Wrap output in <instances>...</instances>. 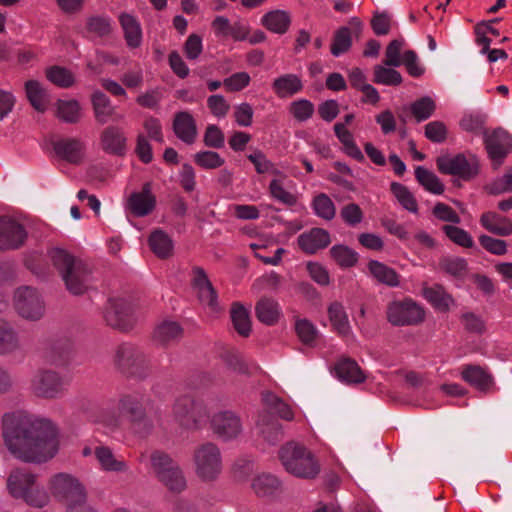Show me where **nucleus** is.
<instances>
[{
    "label": "nucleus",
    "mask_w": 512,
    "mask_h": 512,
    "mask_svg": "<svg viewBox=\"0 0 512 512\" xmlns=\"http://www.w3.org/2000/svg\"><path fill=\"white\" fill-rule=\"evenodd\" d=\"M197 475L205 480H214L221 472L222 462L219 449L213 444L200 446L194 455Z\"/></svg>",
    "instance_id": "10"
},
{
    "label": "nucleus",
    "mask_w": 512,
    "mask_h": 512,
    "mask_svg": "<svg viewBox=\"0 0 512 512\" xmlns=\"http://www.w3.org/2000/svg\"><path fill=\"white\" fill-rule=\"evenodd\" d=\"M328 314L334 330L340 336L344 338L348 337L351 332V327L343 306L338 302L332 303L328 308Z\"/></svg>",
    "instance_id": "30"
},
{
    "label": "nucleus",
    "mask_w": 512,
    "mask_h": 512,
    "mask_svg": "<svg viewBox=\"0 0 512 512\" xmlns=\"http://www.w3.org/2000/svg\"><path fill=\"white\" fill-rule=\"evenodd\" d=\"M173 129L176 136L187 144H192L197 137V128L193 116L186 112H179L175 115Z\"/></svg>",
    "instance_id": "21"
},
{
    "label": "nucleus",
    "mask_w": 512,
    "mask_h": 512,
    "mask_svg": "<svg viewBox=\"0 0 512 512\" xmlns=\"http://www.w3.org/2000/svg\"><path fill=\"white\" fill-rule=\"evenodd\" d=\"M47 79L53 84L67 88L74 83L73 74L66 68L60 66H53L46 71Z\"/></svg>",
    "instance_id": "48"
},
{
    "label": "nucleus",
    "mask_w": 512,
    "mask_h": 512,
    "mask_svg": "<svg viewBox=\"0 0 512 512\" xmlns=\"http://www.w3.org/2000/svg\"><path fill=\"white\" fill-rule=\"evenodd\" d=\"M479 242L481 246L491 254L500 256L507 252V244L504 240L482 235L479 237Z\"/></svg>",
    "instance_id": "61"
},
{
    "label": "nucleus",
    "mask_w": 512,
    "mask_h": 512,
    "mask_svg": "<svg viewBox=\"0 0 512 512\" xmlns=\"http://www.w3.org/2000/svg\"><path fill=\"white\" fill-rule=\"evenodd\" d=\"M330 243L327 231L320 228H313L309 232L298 237V245L307 254H313L319 249L325 248Z\"/></svg>",
    "instance_id": "20"
},
{
    "label": "nucleus",
    "mask_w": 512,
    "mask_h": 512,
    "mask_svg": "<svg viewBox=\"0 0 512 512\" xmlns=\"http://www.w3.org/2000/svg\"><path fill=\"white\" fill-rule=\"evenodd\" d=\"M182 329L178 323L173 321H165L158 325L154 331V338L160 343H167L178 338Z\"/></svg>",
    "instance_id": "46"
},
{
    "label": "nucleus",
    "mask_w": 512,
    "mask_h": 512,
    "mask_svg": "<svg viewBox=\"0 0 512 512\" xmlns=\"http://www.w3.org/2000/svg\"><path fill=\"white\" fill-rule=\"evenodd\" d=\"M388 321L396 326L417 325L425 319V309L411 298L393 301L387 308Z\"/></svg>",
    "instance_id": "8"
},
{
    "label": "nucleus",
    "mask_w": 512,
    "mask_h": 512,
    "mask_svg": "<svg viewBox=\"0 0 512 512\" xmlns=\"http://www.w3.org/2000/svg\"><path fill=\"white\" fill-rule=\"evenodd\" d=\"M330 254L334 261L343 268L354 266L358 261V253L344 245H335Z\"/></svg>",
    "instance_id": "43"
},
{
    "label": "nucleus",
    "mask_w": 512,
    "mask_h": 512,
    "mask_svg": "<svg viewBox=\"0 0 512 512\" xmlns=\"http://www.w3.org/2000/svg\"><path fill=\"white\" fill-rule=\"evenodd\" d=\"M425 136L432 142L441 143L447 137V128L440 121H433L426 125Z\"/></svg>",
    "instance_id": "62"
},
{
    "label": "nucleus",
    "mask_w": 512,
    "mask_h": 512,
    "mask_svg": "<svg viewBox=\"0 0 512 512\" xmlns=\"http://www.w3.org/2000/svg\"><path fill=\"white\" fill-rule=\"evenodd\" d=\"M207 105L211 113L218 118L226 116L230 108L228 102L221 95L210 96L207 100Z\"/></svg>",
    "instance_id": "64"
},
{
    "label": "nucleus",
    "mask_w": 512,
    "mask_h": 512,
    "mask_svg": "<svg viewBox=\"0 0 512 512\" xmlns=\"http://www.w3.org/2000/svg\"><path fill=\"white\" fill-rule=\"evenodd\" d=\"M251 81L247 72H237L226 78L223 82L229 92H238L246 88Z\"/></svg>",
    "instance_id": "60"
},
{
    "label": "nucleus",
    "mask_w": 512,
    "mask_h": 512,
    "mask_svg": "<svg viewBox=\"0 0 512 512\" xmlns=\"http://www.w3.org/2000/svg\"><path fill=\"white\" fill-rule=\"evenodd\" d=\"M26 95L31 105L40 112H44L48 105V95L41 84L35 80H29L25 84Z\"/></svg>",
    "instance_id": "36"
},
{
    "label": "nucleus",
    "mask_w": 512,
    "mask_h": 512,
    "mask_svg": "<svg viewBox=\"0 0 512 512\" xmlns=\"http://www.w3.org/2000/svg\"><path fill=\"white\" fill-rule=\"evenodd\" d=\"M25 238L26 232L22 225L10 217H0V248H18Z\"/></svg>",
    "instance_id": "14"
},
{
    "label": "nucleus",
    "mask_w": 512,
    "mask_h": 512,
    "mask_svg": "<svg viewBox=\"0 0 512 512\" xmlns=\"http://www.w3.org/2000/svg\"><path fill=\"white\" fill-rule=\"evenodd\" d=\"M315 213L326 220H330L335 216V206L332 200L325 194H320L313 201Z\"/></svg>",
    "instance_id": "54"
},
{
    "label": "nucleus",
    "mask_w": 512,
    "mask_h": 512,
    "mask_svg": "<svg viewBox=\"0 0 512 512\" xmlns=\"http://www.w3.org/2000/svg\"><path fill=\"white\" fill-rule=\"evenodd\" d=\"M290 112L298 121H306L314 113V105L306 99L294 101L290 105Z\"/></svg>",
    "instance_id": "56"
},
{
    "label": "nucleus",
    "mask_w": 512,
    "mask_h": 512,
    "mask_svg": "<svg viewBox=\"0 0 512 512\" xmlns=\"http://www.w3.org/2000/svg\"><path fill=\"white\" fill-rule=\"evenodd\" d=\"M53 149L59 158L69 163L78 164L84 158L85 147L78 139H59L54 142Z\"/></svg>",
    "instance_id": "16"
},
{
    "label": "nucleus",
    "mask_w": 512,
    "mask_h": 512,
    "mask_svg": "<svg viewBox=\"0 0 512 512\" xmlns=\"http://www.w3.org/2000/svg\"><path fill=\"white\" fill-rule=\"evenodd\" d=\"M286 471L300 478H313L319 472V465L305 447L289 443L283 446L279 454Z\"/></svg>",
    "instance_id": "5"
},
{
    "label": "nucleus",
    "mask_w": 512,
    "mask_h": 512,
    "mask_svg": "<svg viewBox=\"0 0 512 512\" xmlns=\"http://www.w3.org/2000/svg\"><path fill=\"white\" fill-rule=\"evenodd\" d=\"M374 82L388 86H396L402 82V77L400 73L394 69L376 66L374 69Z\"/></svg>",
    "instance_id": "52"
},
{
    "label": "nucleus",
    "mask_w": 512,
    "mask_h": 512,
    "mask_svg": "<svg viewBox=\"0 0 512 512\" xmlns=\"http://www.w3.org/2000/svg\"><path fill=\"white\" fill-rule=\"evenodd\" d=\"M231 320L234 329L243 337H248L251 332V320L249 311L240 303H234L231 307Z\"/></svg>",
    "instance_id": "35"
},
{
    "label": "nucleus",
    "mask_w": 512,
    "mask_h": 512,
    "mask_svg": "<svg viewBox=\"0 0 512 512\" xmlns=\"http://www.w3.org/2000/svg\"><path fill=\"white\" fill-rule=\"evenodd\" d=\"M415 176L418 182L429 192L433 194H442L444 191V185L440 179L431 171L417 167L415 170Z\"/></svg>",
    "instance_id": "40"
},
{
    "label": "nucleus",
    "mask_w": 512,
    "mask_h": 512,
    "mask_svg": "<svg viewBox=\"0 0 512 512\" xmlns=\"http://www.w3.org/2000/svg\"><path fill=\"white\" fill-rule=\"evenodd\" d=\"M481 225L489 232L499 235L508 236L512 234V222L508 218L501 216L495 212H486L481 216Z\"/></svg>",
    "instance_id": "25"
},
{
    "label": "nucleus",
    "mask_w": 512,
    "mask_h": 512,
    "mask_svg": "<svg viewBox=\"0 0 512 512\" xmlns=\"http://www.w3.org/2000/svg\"><path fill=\"white\" fill-rule=\"evenodd\" d=\"M336 376L346 383H361L366 379L364 371L359 367L356 361L343 358L339 360L334 367Z\"/></svg>",
    "instance_id": "24"
},
{
    "label": "nucleus",
    "mask_w": 512,
    "mask_h": 512,
    "mask_svg": "<svg viewBox=\"0 0 512 512\" xmlns=\"http://www.w3.org/2000/svg\"><path fill=\"white\" fill-rule=\"evenodd\" d=\"M352 38L350 29L347 27H342L336 31L332 44H331V53L334 56H339L345 53L351 46Z\"/></svg>",
    "instance_id": "50"
},
{
    "label": "nucleus",
    "mask_w": 512,
    "mask_h": 512,
    "mask_svg": "<svg viewBox=\"0 0 512 512\" xmlns=\"http://www.w3.org/2000/svg\"><path fill=\"white\" fill-rule=\"evenodd\" d=\"M368 270L370 275L379 283L396 287L399 285V275L394 269L388 267L384 263L376 260H371L368 263Z\"/></svg>",
    "instance_id": "29"
},
{
    "label": "nucleus",
    "mask_w": 512,
    "mask_h": 512,
    "mask_svg": "<svg viewBox=\"0 0 512 512\" xmlns=\"http://www.w3.org/2000/svg\"><path fill=\"white\" fill-rule=\"evenodd\" d=\"M18 347V339L15 332L7 322L0 319V353L12 352Z\"/></svg>",
    "instance_id": "47"
},
{
    "label": "nucleus",
    "mask_w": 512,
    "mask_h": 512,
    "mask_svg": "<svg viewBox=\"0 0 512 512\" xmlns=\"http://www.w3.org/2000/svg\"><path fill=\"white\" fill-rule=\"evenodd\" d=\"M57 116L65 122H77L81 116L79 102L74 99L59 100L57 102Z\"/></svg>",
    "instance_id": "41"
},
{
    "label": "nucleus",
    "mask_w": 512,
    "mask_h": 512,
    "mask_svg": "<svg viewBox=\"0 0 512 512\" xmlns=\"http://www.w3.org/2000/svg\"><path fill=\"white\" fill-rule=\"evenodd\" d=\"M443 231L446 234V236L453 243H455L461 247L471 248L474 244V241H473L471 235L467 231H465L457 226L444 225Z\"/></svg>",
    "instance_id": "51"
},
{
    "label": "nucleus",
    "mask_w": 512,
    "mask_h": 512,
    "mask_svg": "<svg viewBox=\"0 0 512 512\" xmlns=\"http://www.w3.org/2000/svg\"><path fill=\"white\" fill-rule=\"evenodd\" d=\"M116 361L122 369H126L138 365L142 361V357L134 346L124 344L117 351Z\"/></svg>",
    "instance_id": "44"
},
{
    "label": "nucleus",
    "mask_w": 512,
    "mask_h": 512,
    "mask_svg": "<svg viewBox=\"0 0 512 512\" xmlns=\"http://www.w3.org/2000/svg\"><path fill=\"white\" fill-rule=\"evenodd\" d=\"M422 295L434 309L441 312L448 311L454 302L451 295L446 293L444 288L440 285L424 287Z\"/></svg>",
    "instance_id": "26"
},
{
    "label": "nucleus",
    "mask_w": 512,
    "mask_h": 512,
    "mask_svg": "<svg viewBox=\"0 0 512 512\" xmlns=\"http://www.w3.org/2000/svg\"><path fill=\"white\" fill-rule=\"evenodd\" d=\"M436 164L441 173L457 176L463 180H470L479 172V160L472 153L442 155L437 158Z\"/></svg>",
    "instance_id": "6"
},
{
    "label": "nucleus",
    "mask_w": 512,
    "mask_h": 512,
    "mask_svg": "<svg viewBox=\"0 0 512 512\" xmlns=\"http://www.w3.org/2000/svg\"><path fill=\"white\" fill-rule=\"evenodd\" d=\"M130 307L122 300H113L109 302V306L105 313V319L110 326L127 329L130 325Z\"/></svg>",
    "instance_id": "22"
},
{
    "label": "nucleus",
    "mask_w": 512,
    "mask_h": 512,
    "mask_svg": "<svg viewBox=\"0 0 512 512\" xmlns=\"http://www.w3.org/2000/svg\"><path fill=\"white\" fill-rule=\"evenodd\" d=\"M402 42L393 40L387 46L385 63L388 66L397 67L402 65L403 55H401Z\"/></svg>",
    "instance_id": "63"
},
{
    "label": "nucleus",
    "mask_w": 512,
    "mask_h": 512,
    "mask_svg": "<svg viewBox=\"0 0 512 512\" xmlns=\"http://www.w3.org/2000/svg\"><path fill=\"white\" fill-rule=\"evenodd\" d=\"M33 393L42 398H56L64 391V381L53 371H39L32 379Z\"/></svg>",
    "instance_id": "12"
},
{
    "label": "nucleus",
    "mask_w": 512,
    "mask_h": 512,
    "mask_svg": "<svg viewBox=\"0 0 512 512\" xmlns=\"http://www.w3.org/2000/svg\"><path fill=\"white\" fill-rule=\"evenodd\" d=\"M151 465L159 480L171 491L180 492L185 488L186 481L178 466L164 453L154 452Z\"/></svg>",
    "instance_id": "7"
},
{
    "label": "nucleus",
    "mask_w": 512,
    "mask_h": 512,
    "mask_svg": "<svg viewBox=\"0 0 512 512\" xmlns=\"http://www.w3.org/2000/svg\"><path fill=\"white\" fill-rule=\"evenodd\" d=\"M195 163L203 169H216L224 164V159L214 151H201L194 155Z\"/></svg>",
    "instance_id": "53"
},
{
    "label": "nucleus",
    "mask_w": 512,
    "mask_h": 512,
    "mask_svg": "<svg viewBox=\"0 0 512 512\" xmlns=\"http://www.w3.org/2000/svg\"><path fill=\"white\" fill-rule=\"evenodd\" d=\"M86 28L88 33L104 36L111 31V21L107 17L93 16L88 18Z\"/></svg>",
    "instance_id": "57"
},
{
    "label": "nucleus",
    "mask_w": 512,
    "mask_h": 512,
    "mask_svg": "<svg viewBox=\"0 0 512 512\" xmlns=\"http://www.w3.org/2000/svg\"><path fill=\"white\" fill-rule=\"evenodd\" d=\"M174 416L186 428H199L207 419L203 404L190 395L177 398L173 407Z\"/></svg>",
    "instance_id": "9"
},
{
    "label": "nucleus",
    "mask_w": 512,
    "mask_h": 512,
    "mask_svg": "<svg viewBox=\"0 0 512 512\" xmlns=\"http://www.w3.org/2000/svg\"><path fill=\"white\" fill-rule=\"evenodd\" d=\"M192 284L201 303L210 307L212 311H215L217 308L216 293L202 269H193Z\"/></svg>",
    "instance_id": "18"
},
{
    "label": "nucleus",
    "mask_w": 512,
    "mask_h": 512,
    "mask_svg": "<svg viewBox=\"0 0 512 512\" xmlns=\"http://www.w3.org/2000/svg\"><path fill=\"white\" fill-rule=\"evenodd\" d=\"M279 487L278 479L270 474L258 475L252 483V488L259 496H268Z\"/></svg>",
    "instance_id": "45"
},
{
    "label": "nucleus",
    "mask_w": 512,
    "mask_h": 512,
    "mask_svg": "<svg viewBox=\"0 0 512 512\" xmlns=\"http://www.w3.org/2000/svg\"><path fill=\"white\" fill-rule=\"evenodd\" d=\"M440 267L456 277H462L467 271V263L465 259L460 257H445L441 260Z\"/></svg>",
    "instance_id": "55"
},
{
    "label": "nucleus",
    "mask_w": 512,
    "mask_h": 512,
    "mask_svg": "<svg viewBox=\"0 0 512 512\" xmlns=\"http://www.w3.org/2000/svg\"><path fill=\"white\" fill-rule=\"evenodd\" d=\"M37 476L25 468L12 470L7 478V490L15 499H22L28 505L41 508L48 504L49 494L37 484Z\"/></svg>",
    "instance_id": "2"
},
{
    "label": "nucleus",
    "mask_w": 512,
    "mask_h": 512,
    "mask_svg": "<svg viewBox=\"0 0 512 512\" xmlns=\"http://www.w3.org/2000/svg\"><path fill=\"white\" fill-rule=\"evenodd\" d=\"M435 108V103L430 97H422L411 104L410 111L414 118L421 122L428 119L433 114Z\"/></svg>",
    "instance_id": "49"
},
{
    "label": "nucleus",
    "mask_w": 512,
    "mask_h": 512,
    "mask_svg": "<svg viewBox=\"0 0 512 512\" xmlns=\"http://www.w3.org/2000/svg\"><path fill=\"white\" fill-rule=\"evenodd\" d=\"M486 149L490 158L494 161H501L512 147V138L503 129L493 131L486 138Z\"/></svg>",
    "instance_id": "17"
},
{
    "label": "nucleus",
    "mask_w": 512,
    "mask_h": 512,
    "mask_svg": "<svg viewBox=\"0 0 512 512\" xmlns=\"http://www.w3.org/2000/svg\"><path fill=\"white\" fill-rule=\"evenodd\" d=\"M94 114L100 123H106L114 113L109 98L102 92L96 91L91 97Z\"/></svg>",
    "instance_id": "38"
},
{
    "label": "nucleus",
    "mask_w": 512,
    "mask_h": 512,
    "mask_svg": "<svg viewBox=\"0 0 512 512\" xmlns=\"http://www.w3.org/2000/svg\"><path fill=\"white\" fill-rule=\"evenodd\" d=\"M150 249L159 258H167L172 255L173 242L169 235L157 229L151 233L148 240Z\"/></svg>",
    "instance_id": "31"
},
{
    "label": "nucleus",
    "mask_w": 512,
    "mask_h": 512,
    "mask_svg": "<svg viewBox=\"0 0 512 512\" xmlns=\"http://www.w3.org/2000/svg\"><path fill=\"white\" fill-rule=\"evenodd\" d=\"M295 330L299 339L305 344H312L317 337L316 328L306 319L297 320Z\"/></svg>",
    "instance_id": "59"
},
{
    "label": "nucleus",
    "mask_w": 512,
    "mask_h": 512,
    "mask_svg": "<svg viewBox=\"0 0 512 512\" xmlns=\"http://www.w3.org/2000/svg\"><path fill=\"white\" fill-rule=\"evenodd\" d=\"M391 192L404 209L412 213L417 212V201L406 186L393 182L391 184Z\"/></svg>",
    "instance_id": "42"
},
{
    "label": "nucleus",
    "mask_w": 512,
    "mask_h": 512,
    "mask_svg": "<svg viewBox=\"0 0 512 512\" xmlns=\"http://www.w3.org/2000/svg\"><path fill=\"white\" fill-rule=\"evenodd\" d=\"M101 144L105 151L121 153L124 149L125 138L117 127H107L101 135Z\"/></svg>",
    "instance_id": "37"
},
{
    "label": "nucleus",
    "mask_w": 512,
    "mask_h": 512,
    "mask_svg": "<svg viewBox=\"0 0 512 512\" xmlns=\"http://www.w3.org/2000/svg\"><path fill=\"white\" fill-rule=\"evenodd\" d=\"M156 206V197L152 193L151 185L146 183L140 191L133 192L126 200V210L137 217L150 214Z\"/></svg>",
    "instance_id": "13"
},
{
    "label": "nucleus",
    "mask_w": 512,
    "mask_h": 512,
    "mask_svg": "<svg viewBox=\"0 0 512 512\" xmlns=\"http://www.w3.org/2000/svg\"><path fill=\"white\" fill-rule=\"evenodd\" d=\"M250 248L254 251L257 258H259L263 263L270 265H278L282 259V256L286 253L285 249L278 248L273 256H267L262 253V250L267 248V245L263 242L251 243Z\"/></svg>",
    "instance_id": "58"
},
{
    "label": "nucleus",
    "mask_w": 512,
    "mask_h": 512,
    "mask_svg": "<svg viewBox=\"0 0 512 512\" xmlns=\"http://www.w3.org/2000/svg\"><path fill=\"white\" fill-rule=\"evenodd\" d=\"M273 89L280 98H286L294 95L302 89L301 80L293 74H286L275 79Z\"/></svg>",
    "instance_id": "34"
},
{
    "label": "nucleus",
    "mask_w": 512,
    "mask_h": 512,
    "mask_svg": "<svg viewBox=\"0 0 512 512\" xmlns=\"http://www.w3.org/2000/svg\"><path fill=\"white\" fill-rule=\"evenodd\" d=\"M461 376L464 381L480 390H485L491 385L490 375L480 366H464L461 371Z\"/></svg>",
    "instance_id": "32"
},
{
    "label": "nucleus",
    "mask_w": 512,
    "mask_h": 512,
    "mask_svg": "<svg viewBox=\"0 0 512 512\" xmlns=\"http://www.w3.org/2000/svg\"><path fill=\"white\" fill-rule=\"evenodd\" d=\"M262 401L267 411H263L261 414H259L257 427L265 439H267L269 442H274L280 439L282 432L278 421L274 418V416H272L271 413L273 412L280 418L288 421L293 419L294 413L288 404L283 402L273 393H264Z\"/></svg>",
    "instance_id": "3"
},
{
    "label": "nucleus",
    "mask_w": 512,
    "mask_h": 512,
    "mask_svg": "<svg viewBox=\"0 0 512 512\" xmlns=\"http://www.w3.org/2000/svg\"><path fill=\"white\" fill-rule=\"evenodd\" d=\"M255 312L258 320L266 325L275 324L281 315L278 303L269 298L259 300Z\"/></svg>",
    "instance_id": "33"
},
{
    "label": "nucleus",
    "mask_w": 512,
    "mask_h": 512,
    "mask_svg": "<svg viewBox=\"0 0 512 512\" xmlns=\"http://www.w3.org/2000/svg\"><path fill=\"white\" fill-rule=\"evenodd\" d=\"M2 425L5 444L15 457L41 463L56 455L58 433L51 421L15 411L3 416Z\"/></svg>",
    "instance_id": "1"
},
{
    "label": "nucleus",
    "mask_w": 512,
    "mask_h": 512,
    "mask_svg": "<svg viewBox=\"0 0 512 512\" xmlns=\"http://www.w3.org/2000/svg\"><path fill=\"white\" fill-rule=\"evenodd\" d=\"M262 25L269 31L277 34H284L291 23L290 15L283 10H273L267 12L262 17Z\"/></svg>",
    "instance_id": "27"
},
{
    "label": "nucleus",
    "mask_w": 512,
    "mask_h": 512,
    "mask_svg": "<svg viewBox=\"0 0 512 512\" xmlns=\"http://www.w3.org/2000/svg\"><path fill=\"white\" fill-rule=\"evenodd\" d=\"M334 131L337 138L343 145V151L353 159L362 162L364 160V155L357 146L352 133L345 127V124L336 123L334 125Z\"/></svg>",
    "instance_id": "28"
},
{
    "label": "nucleus",
    "mask_w": 512,
    "mask_h": 512,
    "mask_svg": "<svg viewBox=\"0 0 512 512\" xmlns=\"http://www.w3.org/2000/svg\"><path fill=\"white\" fill-rule=\"evenodd\" d=\"M119 23L129 48H138L142 43V29L137 18L129 13L119 15Z\"/></svg>",
    "instance_id": "23"
},
{
    "label": "nucleus",
    "mask_w": 512,
    "mask_h": 512,
    "mask_svg": "<svg viewBox=\"0 0 512 512\" xmlns=\"http://www.w3.org/2000/svg\"><path fill=\"white\" fill-rule=\"evenodd\" d=\"M54 265L61 271L67 289L73 294H81L87 289L88 272L84 263L73 258L62 249L51 251Z\"/></svg>",
    "instance_id": "4"
},
{
    "label": "nucleus",
    "mask_w": 512,
    "mask_h": 512,
    "mask_svg": "<svg viewBox=\"0 0 512 512\" xmlns=\"http://www.w3.org/2000/svg\"><path fill=\"white\" fill-rule=\"evenodd\" d=\"M14 307L21 317L29 320H38L44 313L41 295L29 286L20 287L16 290Z\"/></svg>",
    "instance_id": "11"
},
{
    "label": "nucleus",
    "mask_w": 512,
    "mask_h": 512,
    "mask_svg": "<svg viewBox=\"0 0 512 512\" xmlns=\"http://www.w3.org/2000/svg\"><path fill=\"white\" fill-rule=\"evenodd\" d=\"M95 455L101 468L105 471L119 472L126 468L125 462L117 459L111 450L106 447H97Z\"/></svg>",
    "instance_id": "39"
},
{
    "label": "nucleus",
    "mask_w": 512,
    "mask_h": 512,
    "mask_svg": "<svg viewBox=\"0 0 512 512\" xmlns=\"http://www.w3.org/2000/svg\"><path fill=\"white\" fill-rule=\"evenodd\" d=\"M213 432L223 440L235 438L241 431L240 419L232 412L215 414L211 420Z\"/></svg>",
    "instance_id": "15"
},
{
    "label": "nucleus",
    "mask_w": 512,
    "mask_h": 512,
    "mask_svg": "<svg viewBox=\"0 0 512 512\" xmlns=\"http://www.w3.org/2000/svg\"><path fill=\"white\" fill-rule=\"evenodd\" d=\"M275 175L276 177L272 179L269 185L271 196L285 205H294L297 199L292 192L294 187L293 182L281 173L277 172Z\"/></svg>",
    "instance_id": "19"
}]
</instances>
